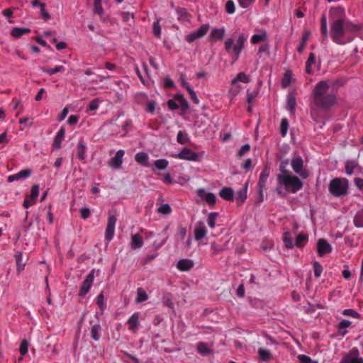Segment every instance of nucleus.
<instances>
[{
    "instance_id": "f257e3e1",
    "label": "nucleus",
    "mask_w": 363,
    "mask_h": 363,
    "mask_svg": "<svg viewBox=\"0 0 363 363\" xmlns=\"http://www.w3.org/2000/svg\"><path fill=\"white\" fill-rule=\"evenodd\" d=\"M331 16L337 18L332 28V37L338 44H345L350 42L354 33L359 30L358 25L345 21L342 18L345 10L342 7L333 8L330 11Z\"/></svg>"
},
{
    "instance_id": "f03ea898",
    "label": "nucleus",
    "mask_w": 363,
    "mask_h": 363,
    "mask_svg": "<svg viewBox=\"0 0 363 363\" xmlns=\"http://www.w3.org/2000/svg\"><path fill=\"white\" fill-rule=\"evenodd\" d=\"M328 88V84L325 81L320 82L316 85L313 92L316 106L325 108L334 104L335 96L333 94H327Z\"/></svg>"
},
{
    "instance_id": "7ed1b4c3",
    "label": "nucleus",
    "mask_w": 363,
    "mask_h": 363,
    "mask_svg": "<svg viewBox=\"0 0 363 363\" xmlns=\"http://www.w3.org/2000/svg\"><path fill=\"white\" fill-rule=\"evenodd\" d=\"M277 179L279 186H283L289 192L296 193L303 186L302 182L290 172L279 174Z\"/></svg>"
},
{
    "instance_id": "20e7f679",
    "label": "nucleus",
    "mask_w": 363,
    "mask_h": 363,
    "mask_svg": "<svg viewBox=\"0 0 363 363\" xmlns=\"http://www.w3.org/2000/svg\"><path fill=\"white\" fill-rule=\"evenodd\" d=\"M247 38L243 33H240L237 38H230L225 41V49L230 55L235 57V60L240 57L244 48Z\"/></svg>"
},
{
    "instance_id": "39448f33",
    "label": "nucleus",
    "mask_w": 363,
    "mask_h": 363,
    "mask_svg": "<svg viewBox=\"0 0 363 363\" xmlns=\"http://www.w3.org/2000/svg\"><path fill=\"white\" fill-rule=\"evenodd\" d=\"M348 181L346 179L335 178L329 185L330 192L335 196L345 195L347 191Z\"/></svg>"
},
{
    "instance_id": "423d86ee",
    "label": "nucleus",
    "mask_w": 363,
    "mask_h": 363,
    "mask_svg": "<svg viewBox=\"0 0 363 363\" xmlns=\"http://www.w3.org/2000/svg\"><path fill=\"white\" fill-rule=\"evenodd\" d=\"M196 194L199 198L198 202H205L210 207H213L215 206L217 198L213 193L201 188L197 190Z\"/></svg>"
},
{
    "instance_id": "0eeeda50",
    "label": "nucleus",
    "mask_w": 363,
    "mask_h": 363,
    "mask_svg": "<svg viewBox=\"0 0 363 363\" xmlns=\"http://www.w3.org/2000/svg\"><path fill=\"white\" fill-rule=\"evenodd\" d=\"M293 170L301 178L306 179L308 177V171L303 167V160L299 156L294 157L291 162Z\"/></svg>"
},
{
    "instance_id": "6e6552de",
    "label": "nucleus",
    "mask_w": 363,
    "mask_h": 363,
    "mask_svg": "<svg viewBox=\"0 0 363 363\" xmlns=\"http://www.w3.org/2000/svg\"><path fill=\"white\" fill-rule=\"evenodd\" d=\"M172 157L184 160L197 161L199 158V155L187 147H184L179 152L172 154Z\"/></svg>"
},
{
    "instance_id": "1a4fd4ad",
    "label": "nucleus",
    "mask_w": 363,
    "mask_h": 363,
    "mask_svg": "<svg viewBox=\"0 0 363 363\" xmlns=\"http://www.w3.org/2000/svg\"><path fill=\"white\" fill-rule=\"evenodd\" d=\"M116 221L117 217L115 215L108 216L105 232V239L108 242H110L114 237Z\"/></svg>"
},
{
    "instance_id": "9d476101",
    "label": "nucleus",
    "mask_w": 363,
    "mask_h": 363,
    "mask_svg": "<svg viewBox=\"0 0 363 363\" xmlns=\"http://www.w3.org/2000/svg\"><path fill=\"white\" fill-rule=\"evenodd\" d=\"M208 28L209 26L208 24L202 25L198 30L192 32L186 37V41L192 43L196 39L202 38L207 33Z\"/></svg>"
},
{
    "instance_id": "9b49d317",
    "label": "nucleus",
    "mask_w": 363,
    "mask_h": 363,
    "mask_svg": "<svg viewBox=\"0 0 363 363\" xmlns=\"http://www.w3.org/2000/svg\"><path fill=\"white\" fill-rule=\"evenodd\" d=\"M331 245L325 239H319L317 242V252L320 257H323L332 252Z\"/></svg>"
},
{
    "instance_id": "f8f14e48",
    "label": "nucleus",
    "mask_w": 363,
    "mask_h": 363,
    "mask_svg": "<svg viewBox=\"0 0 363 363\" xmlns=\"http://www.w3.org/2000/svg\"><path fill=\"white\" fill-rule=\"evenodd\" d=\"M320 69V62L317 61L313 53L309 55L308 59L306 63V72L311 74Z\"/></svg>"
},
{
    "instance_id": "ddd939ff",
    "label": "nucleus",
    "mask_w": 363,
    "mask_h": 363,
    "mask_svg": "<svg viewBox=\"0 0 363 363\" xmlns=\"http://www.w3.org/2000/svg\"><path fill=\"white\" fill-rule=\"evenodd\" d=\"M194 238L196 240H201L207 235V229L203 221L197 222L194 225Z\"/></svg>"
},
{
    "instance_id": "4468645a",
    "label": "nucleus",
    "mask_w": 363,
    "mask_h": 363,
    "mask_svg": "<svg viewBox=\"0 0 363 363\" xmlns=\"http://www.w3.org/2000/svg\"><path fill=\"white\" fill-rule=\"evenodd\" d=\"M125 155L123 150H119L116 155L108 162V166L112 169H119L123 163V157Z\"/></svg>"
},
{
    "instance_id": "2eb2a0df",
    "label": "nucleus",
    "mask_w": 363,
    "mask_h": 363,
    "mask_svg": "<svg viewBox=\"0 0 363 363\" xmlns=\"http://www.w3.org/2000/svg\"><path fill=\"white\" fill-rule=\"evenodd\" d=\"M340 363H363V359L359 357V352L357 349H352L350 353L342 359Z\"/></svg>"
},
{
    "instance_id": "dca6fc26",
    "label": "nucleus",
    "mask_w": 363,
    "mask_h": 363,
    "mask_svg": "<svg viewBox=\"0 0 363 363\" xmlns=\"http://www.w3.org/2000/svg\"><path fill=\"white\" fill-rule=\"evenodd\" d=\"M94 271L92 270L86 277L85 280L83 282V284L81 287L80 291H79V296H84L88 293L89 289L91 287L92 283L94 281Z\"/></svg>"
},
{
    "instance_id": "f3484780",
    "label": "nucleus",
    "mask_w": 363,
    "mask_h": 363,
    "mask_svg": "<svg viewBox=\"0 0 363 363\" xmlns=\"http://www.w3.org/2000/svg\"><path fill=\"white\" fill-rule=\"evenodd\" d=\"M268 40V34L264 29L257 30V33L252 35L250 42L252 44H257L261 42H266Z\"/></svg>"
},
{
    "instance_id": "a211bd4d",
    "label": "nucleus",
    "mask_w": 363,
    "mask_h": 363,
    "mask_svg": "<svg viewBox=\"0 0 363 363\" xmlns=\"http://www.w3.org/2000/svg\"><path fill=\"white\" fill-rule=\"evenodd\" d=\"M31 175V170L30 169H25L21 170L16 174L9 175L8 177V182H13L16 180L23 179L29 177Z\"/></svg>"
},
{
    "instance_id": "6ab92c4d",
    "label": "nucleus",
    "mask_w": 363,
    "mask_h": 363,
    "mask_svg": "<svg viewBox=\"0 0 363 363\" xmlns=\"http://www.w3.org/2000/svg\"><path fill=\"white\" fill-rule=\"evenodd\" d=\"M269 175V170L264 168L260 174L258 185L259 187V194L262 197L263 191L266 189L267 179Z\"/></svg>"
},
{
    "instance_id": "aec40b11",
    "label": "nucleus",
    "mask_w": 363,
    "mask_h": 363,
    "mask_svg": "<svg viewBox=\"0 0 363 363\" xmlns=\"http://www.w3.org/2000/svg\"><path fill=\"white\" fill-rule=\"evenodd\" d=\"M225 33L224 28H214L213 29L209 35V40L211 41H218L223 38Z\"/></svg>"
},
{
    "instance_id": "412c9836",
    "label": "nucleus",
    "mask_w": 363,
    "mask_h": 363,
    "mask_svg": "<svg viewBox=\"0 0 363 363\" xmlns=\"http://www.w3.org/2000/svg\"><path fill=\"white\" fill-rule=\"evenodd\" d=\"M139 313H133L130 318L128 320V324L129 325V330L132 332H135L140 325L139 322Z\"/></svg>"
},
{
    "instance_id": "4be33fe9",
    "label": "nucleus",
    "mask_w": 363,
    "mask_h": 363,
    "mask_svg": "<svg viewBox=\"0 0 363 363\" xmlns=\"http://www.w3.org/2000/svg\"><path fill=\"white\" fill-rule=\"evenodd\" d=\"M219 196L226 201H233L234 199V191L230 187H223L219 191Z\"/></svg>"
},
{
    "instance_id": "5701e85b",
    "label": "nucleus",
    "mask_w": 363,
    "mask_h": 363,
    "mask_svg": "<svg viewBox=\"0 0 363 363\" xmlns=\"http://www.w3.org/2000/svg\"><path fill=\"white\" fill-rule=\"evenodd\" d=\"M177 267L180 271H188L194 267V262L189 259H183L178 262Z\"/></svg>"
},
{
    "instance_id": "b1692460",
    "label": "nucleus",
    "mask_w": 363,
    "mask_h": 363,
    "mask_svg": "<svg viewBox=\"0 0 363 363\" xmlns=\"http://www.w3.org/2000/svg\"><path fill=\"white\" fill-rule=\"evenodd\" d=\"M135 161L139 163L140 164L145 166V167H149L148 160L149 156L146 152H140L135 155Z\"/></svg>"
},
{
    "instance_id": "393cba45",
    "label": "nucleus",
    "mask_w": 363,
    "mask_h": 363,
    "mask_svg": "<svg viewBox=\"0 0 363 363\" xmlns=\"http://www.w3.org/2000/svg\"><path fill=\"white\" fill-rule=\"evenodd\" d=\"M197 351L203 356H208L213 354V350L209 348L207 345L203 342H200L197 344Z\"/></svg>"
},
{
    "instance_id": "a878e982",
    "label": "nucleus",
    "mask_w": 363,
    "mask_h": 363,
    "mask_svg": "<svg viewBox=\"0 0 363 363\" xmlns=\"http://www.w3.org/2000/svg\"><path fill=\"white\" fill-rule=\"evenodd\" d=\"M30 33V28L16 27L11 30V35L14 38H21L23 35H26Z\"/></svg>"
},
{
    "instance_id": "bb28decb",
    "label": "nucleus",
    "mask_w": 363,
    "mask_h": 363,
    "mask_svg": "<svg viewBox=\"0 0 363 363\" xmlns=\"http://www.w3.org/2000/svg\"><path fill=\"white\" fill-rule=\"evenodd\" d=\"M65 128H61L58 130V132L55 138L54 142H53V145L55 148L58 149L60 147L62 142L65 138Z\"/></svg>"
},
{
    "instance_id": "cd10ccee",
    "label": "nucleus",
    "mask_w": 363,
    "mask_h": 363,
    "mask_svg": "<svg viewBox=\"0 0 363 363\" xmlns=\"http://www.w3.org/2000/svg\"><path fill=\"white\" fill-rule=\"evenodd\" d=\"M308 242V236L306 234L301 233L297 235L294 245L298 247H303Z\"/></svg>"
},
{
    "instance_id": "c85d7f7f",
    "label": "nucleus",
    "mask_w": 363,
    "mask_h": 363,
    "mask_svg": "<svg viewBox=\"0 0 363 363\" xmlns=\"http://www.w3.org/2000/svg\"><path fill=\"white\" fill-rule=\"evenodd\" d=\"M294 82L293 74L291 71H286L283 77L281 85L283 87L289 86Z\"/></svg>"
},
{
    "instance_id": "c756f323",
    "label": "nucleus",
    "mask_w": 363,
    "mask_h": 363,
    "mask_svg": "<svg viewBox=\"0 0 363 363\" xmlns=\"http://www.w3.org/2000/svg\"><path fill=\"white\" fill-rule=\"evenodd\" d=\"M352 324V322L348 320H342L337 326V329L341 335H345L347 333V328Z\"/></svg>"
},
{
    "instance_id": "7c9ffc66",
    "label": "nucleus",
    "mask_w": 363,
    "mask_h": 363,
    "mask_svg": "<svg viewBox=\"0 0 363 363\" xmlns=\"http://www.w3.org/2000/svg\"><path fill=\"white\" fill-rule=\"evenodd\" d=\"M259 358L264 362L269 361L272 357V353L269 350L259 348L257 351Z\"/></svg>"
},
{
    "instance_id": "2f4dec72",
    "label": "nucleus",
    "mask_w": 363,
    "mask_h": 363,
    "mask_svg": "<svg viewBox=\"0 0 363 363\" xmlns=\"http://www.w3.org/2000/svg\"><path fill=\"white\" fill-rule=\"evenodd\" d=\"M283 241L286 247L289 249H291L294 247V242L293 241V238L290 232L286 231L284 233Z\"/></svg>"
},
{
    "instance_id": "473e14b6",
    "label": "nucleus",
    "mask_w": 363,
    "mask_h": 363,
    "mask_svg": "<svg viewBox=\"0 0 363 363\" xmlns=\"http://www.w3.org/2000/svg\"><path fill=\"white\" fill-rule=\"evenodd\" d=\"M143 245V238L142 237L138 235L135 234L133 235L131 238V246L134 249L140 248Z\"/></svg>"
},
{
    "instance_id": "72a5a7b5",
    "label": "nucleus",
    "mask_w": 363,
    "mask_h": 363,
    "mask_svg": "<svg viewBox=\"0 0 363 363\" xmlns=\"http://www.w3.org/2000/svg\"><path fill=\"white\" fill-rule=\"evenodd\" d=\"M148 299V295L147 292L143 288H138L137 289V297L135 298L136 303H142Z\"/></svg>"
},
{
    "instance_id": "f704fd0d",
    "label": "nucleus",
    "mask_w": 363,
    "mask_h": 363,
    "mask_svg": "<svg viewBox=\"0 0 363 363\" xmlns=\"http://www.w3.org/2000/svg\"><path fill=\"white\" fill-rule=\"evenodd\" d=\"M218 213L216 212H211L208 214L207 216V224L210 228L213 229L216 227V223Z\"/></svg>"
},
{
    "instance_id": "c9c22d12",
    "label": "nucleus",
    "mask_w": 363,
    "mask_h": 363,
    "mask_svg": "<svg viewBox=\"0 0 363 363\" xmlns=\"http://www.w3.org/2000/svg\"><path fill=\"white\" fill-rule=\"evenodd\" d=\"M247 191V186H245V187H243L242 189H241L240 190H239L237 192L236 200L238 202L242 203V202H244L246 200Z\"/></svg>"
},
{
    "instance_id": "e433bc0d",
    "label": "nucleus",
    "mask_w": 363,
    "mask_h": 363,
    "mask_svg": "<svg viewBox=\"0 0 363 363\" xmlns=\"http://www.w3.org/2000/svg\"><path fill=\"white\" fill-rule=\"evenodd\" d=\"M101 326L99 324L94 325L91 329V337L95 340L98 341L100 338Z\"/></svg>"
},
{
    "instance_id": "4c0bfd02",
    "label": "nucleus",
    "mask_w": 363,
    "mask_h": 363,
    "mask_svg": "<svg viewBox=\"0 0 363 363\" xmlns=\"http://www.w3.org/2000/svg\"><path fill=\"white\" fill-rule=\"evenodd\" d=\"M86 145L83 142L80 141L77 145V155L79 159L81 160H84L86 158Z\"/></svg>"
},
{
    "instance_id": "58836bf2",
    "label": "nucleus",
    "mask_w": 363,
    "mask_h": 363,
    "mask_svg": "<svg viewBox=\"0 0 363 363\" xmlns=\"http://www.w3.org/2000/svg\"><path fill=\"white\" fill-rule=\"evenodd\" d=\"M174 99L178 102V104L184 109L189 107L187 101L184 99V96L181 94H177L174 96Z\"/></svg>"
},
{
    "instance_id": "ea45409f",
    "label": "nucleus",
    "mask_w": 363,
    "mask_h": 363,
    "mask_svg": "<svg viewBox=\"0 0 363 363\" xmlns=\"http://www.w3.org/2000/svg\"><path fill=\"white\" fill-rule=\"evenodd\" d=\"M342 314L355 319H358L360 317V314L357 311L351 308L345 309L342 311Z\"/></svg>"
},
{
    "instance_id": "a19ab883",
    "label": "nucleus",
    "mask_w": 363,
    "mask_h": 363,
    "mask_svg": "<svg viewBox=\"0 0 363 363\" xmlns=\"http://www.w3.org/2000/svg\"><path fill=\"white\" fill-rule=\"evenodd\" d=\"M41 69L45 73H47L50 75H53L57 72L65 71V67L62 65H59L55 67L54 69L42 68Z\"/></svg>"
},
{
    "instance_id": "79ce46f5",
    "label": "nucleus",
    "mask_w": 363,
    "mask_h": 363,
    "mask_svg": "<svg viewBox=\"0 0 363 363\" xmlns=\"http://www.w3.org/2000/svg\"><path fill=\"white\" fill-rule=\"evenodd\" d=\"M154 164L157 169L162 170L167 167L169 162L165 159H160L155 160Z\"/></svg>"
},
{
    "instance_id": "37998d69",
    "label": "nucleus",
    "mask_w": 363,
    "mask_h": 363,
    "mask_svg": "<svg viewBox=\"0 0 363 363\" xmlns=\"http://www.w3.org/2000/svg\"><path fill=\"white\" fill-rule=\"evenodd\" d=\"M296 107V99L293 96H289L286 108L291 113H293L295 111Z\"/></svg>"
},
{
    "instance_id": "c03bdc74",
    "label": "nucleus",
    "mask_w": 363,
    "mask_h": 363,
    "mask_svg": "<svg viewBox=\"0 0 363 363\" xmlns=\"http://www.w3.org/2000/svg\"><path fill=\"white\" fill-rule=\"evenodd\" d=\"M242 89V87L238 84H232V87L229 90V96L233 99L236 96Z\"/></svg>"
},
{
    "instance_id": "a18cd8bd",
    "label": "nucleus",
    "mask_w": 363,
    "mask_h": 363,
    "mask_svg": "<svg viewBox=\"0 0 363 363\" xmlns=\"http://www.w3.org/2000/svg\"><path fill=\"white\" fill-rule=\"evenodd\" d=\"M157 211L163 215H169L172 211V208L169 204L164 203L158 207Z\"/></svg>"
},
{
    "instance_id": "49530a36",
    "label": "nucleus",
    "mask_w": 363,
    "mask_h": 363,
    "mask_svg": "<svg viewBox=\"0 0 363 363\" xmlns=\"http://www.w3.org/2000/svg\"><path fill=\"white\" fill-rule=\"evenodd\" d=\"M238 82L247 83L249 82L248 77L243 72H240L238 74L236 78L232 81V84H238Z\"/></svg>"
},
{
    "instance_id": "de8ad7c7",
    "label": "nucleus",
    "mask_w": 363,
    "mask_h": 363,
    "mask_svg": "<svg viewBox=\"0 0 363 363\" xmlns=\"http://www.w3.org/2000/svg\"><path fill=\"white\" fill-rule=\"evenodd\" d=\"M354 224L357 228H363V212H359L355 216Z\"/></svg>"
},
{
    "instance_id": "09e8293b",
    "label": "nucleus",
    "mask_w": 363,
    "mask_h": 363,
    "mask_svg": "<svg viewBox=\"0 0 363 363\" xmlns=\"http://www.w3.org/2000/svg\"><path fill=\"white\" fill-rule=\"evenodd\" d=\"M310 32L309 31H306L303 38H302V42L301 43V45H299V47L298 48V52H302L306 45V43L309 38V36H310Z\"/></svg>"
},
{
    "instance_id": "8fccbe9b",
    "label": "nucleus",
    "mask_w": 363,
    "mask_h": 363,
    "mask_svg": "<svg viewBox=\"0 0 363 363\" xmlns=\"http://www.w3.org/2000/svg\"><path fill=\"white\" fill-rule=\"evenodd\" d=\"M94 8L96 13L99 16H102L104 13V9L101 5V0H94Z\"/></svg>"
},
{
    "instance_id": "3c124183",
    "label": "nucleus",
    "mask_w": 363,
    "mask_h": 363,
    "mask_svg": "<svg viewBox=\"0 0 363 363\" xmlns=\"http://www.w3.org/2000/svg\"><path fill=\"white\" fill-rule=\"evenodd\" d=\"M289 128V122L286 118H283L281 121L280 132L283 136H285L287 133Z\"/></svg>"
},
{
    "instance_id": "603ef678",
    "label": "nucleus",
    "mask_w": 363,
    "mask_h": 363,
    "mask_svg": "<svg viewBox=\"0 0 363 363\" xmlns=\"http://www.w3.org/2000/svg\"><path fill=\"white\" fill-rule=\"evenodd\" d=\"M225 11L229 14L235 13V6L233 0H228L225 4Z\"/></svg>"
},
{
    "instance_id": "864d4df0",
    "label": "nucleus",
    "mask_w": 363,
    "mask_h": 363,
    "mask_svg": "<svg viewBox=\"0 0 363 363\" xmlns=\"http://www.w3.org/2000/svg\"><path fill=\"white\" fill-rule=\"evenodd\" d=\"M28 350V342L26 340H22L20 345L19 351L21 355L24 356Z\"/></svg>"
},
{
    "instance_id": "5fc2aeb1",
    "label": "nucleus",
    "mask_w": 363,
    "mask_h": 363,
    "mask_svg": "<svg viewBox=\"0 0 363 363\" xmlns=\"http://www.w3.org/2000/svg\"><path fill=\"white\" fill-rule=\"evenodd\" d=\"M39 194V186L38 184H35L32 186L30 190V197L32 200H35L38 198Z\"/></svg>"
},
{
    "instance_id": "6e6d98bb",
    "label": "nucleus",
    "mask_w": 363,
    "mask_h": 363,
    "mask_svg": "<svg viewBox=\"0 0 363 363\" xmlns=\"http://www.w3.org/2000/svg\"><path fill=\"white\" fill-rule=\"evenodd\" d=\"M157 107V102L155 101H149L147 104L146 111L148 113H153Z\"/></svg>"
},
{
    "instance_id": "4d7b16f0",
    "label": "nucleus",
    "mask_w": 363,
    "mask_h": 363,
    "mask_svg": "<svg viewBox=\"0 0 363 363\" xmlns=\"http://www.w3.org/2000/svg\"><path fill=\"white\" fill-rule=\"evenodd\" d=\"M356 163L353 161H348L346 163V172L347 174L351 175L356 167Z\"/></svg>"
},
{
    "instance_id": "13d9d810",
    "label": "nucleus",
    "mask_w": 363,
    "mask_h": 363,
    "mask_svg": "<svg viewBox=\"0 0 363 363\" xmlns=\"http://www.w3.org/2000/svg\"><path fill=\"white\" fill-rule=\"evenodd\" d=\"M321 33L325 36L328 35V29H327V20L326 17L323 16L321 18Z\"/></svg>"
},
{
    "instance_id": "bf43d9fd",
    "label": "nucleus",
    "mask_w": 363,
    "mask_h": 363,
    "mask_svg": "<svg viewBox=\"0 0 363 363\" xmlns=\"http://www.w3.org/2000/svg\"><path fill=\"white\" fill-rule=\"evenodd\" d=\"M313 269L315 276L319 277L323 272V268L321 265L318 262H315L313 263Z\"/></svg>"
},
{
    "instance_id": "052dcab7",
    "label": "nucleus",
    "mask_w": 363,
    "mask_h": 363,
    "mask_svg": "<svg viewBox=\"0 0 363 363\" xmlns=\"http://www.w3.org/2000/svg\"><path fill=\"white\" fill-rule=\"evenodd\" d=\"M40 15L41 17L45 21L50 18L49 13L45 10V4L40 5Z\"/></svg>"
},
{
    "instance_id": "680f3d73",
    "label": "nucleus",
    "mask_w": 363,
    "mask_h": 363,
    "mask_svg": "<svg viewBox=\"0 0 363 363\" xmlns=\"http://www.w3.org/2000/svg\"><path fill=\"white\" fill-rule=\"evenodd\" d=\"M188 92L190 95V97L191 99V100L196 104H199V100L196 96V92L193 90V89L191 87H188Z\"/></svg>"
},
{
    "instance_id": "e2e57ef3",
    "label": "nucleus",
    "mask_w": 363,
    "mask_h": 363,
    "mask_svg": "<svg viewBox=\"0 0 363 363\" xmlns=\"http://www.w3.org/2000/svg\"><path fill=\"white\" fill-rule=\"evenodd\" d=\"M80 214L83 219H86L90 216L91 212L89 208L84 207L80 209Z\"/></svg>"
},
{
    "instance_id": "0e129e2a",
    "label": "nucleus",
    "mask_w": 363,
    "mask_h": 363,
    "mask_svg": "<svg viewBox=\"0 0 363 363\" xmlns=\"http://www.w3.org/2000/svg\"><path fill=\"white\" fill-rule=\"evenodd\" d=\"M22 256L21 255H18L16 258L17 262V271L20 273L24 269L25 264L22 263Z\"/></svg>"
},
{
    "instance_id": "69168bd1",
    "label": "nucleus",
    "mask_w": 363,
    "mask_h": 363,
    "mask_svg": "<svg viewBox=\"0 0 363 363\" xmlns=\"http://www.w3.org/2000/svg\"><path fill=\"white\" fill-rule=\"evenodd\" d=\"M153 33L157 37L161 35V27L158 21L153 24Z\"/></svg>"
},
{
    "instance_id": "338daca9",
    "label": "nucleus",
    "mask_w": 363,
    "mask_h": 363,
    "mask_svg": "<svg viewBox=\"0 0 363 363\" xmlns=\"http://www.w3.org/2000/svg\"><path fill=\"white\" fill-rule=\"evenodd\" d=\"M97 304L100 309L103 311L105 307V301L102 294H100L97 297Z\"/></svg>"
},
{
    "instance_id": "774afa93",
    "label": "nucleus",
    "mask_w": 363,
    "mask_h": 363,
    "mask_svg": "<svg viewBox=\"0 0 363 363\" xmlns=\"http://www.w3.org/2000/svg\"><path fill=\"white\" fill-rule=\"evenodd\" d=\"M298 359L300 363H311V359L309 357L304 355V354L298 355Z\"/></svg>"
}]
</instances>
